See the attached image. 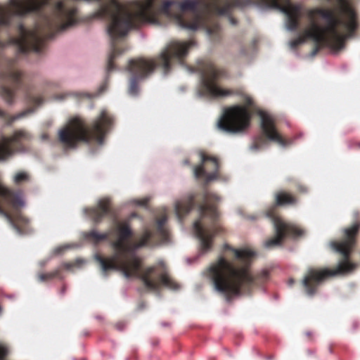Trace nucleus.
I'll use <instances>...</instances> for the list:
<instances>
[{"label": "nucleus", "mask_w": 360, "mask_h": 360, "mask_svg": "<svg viewBox=\"0 0 360 360\" xmlns=\"http://www.w3.org/2000/svg\"><path fill=\"white\" fill-rule=\"evenodd\" d=\"M167 220V214H162L156 219L154 230L145 228L133 243L130 240L134 236V232L129 222L126 220L117 222L108 232L101 233L91 230L86 232L84 237L94 244L108 240L110 236L115 238L110 243L111 247L116 251L115 255L110 257L101 255L95 256L103 273L106 274L109 270L121 271L127 278L140 279L146 288L151 290H158L161 287L178 290L179 285L170 276L163 262L143 269V259L135 252L151 245L154 238L161 241L168 240L169 233L165 228Z\"/></svg>", "instance_id": "obj_1"}, {"label": "nucleus", "mask_w": 360, "mask_h": 360, "mask_svg": "<svg viewBox=\"0 0 360 360\" xmlns=\"http://www.w3.org/2000/svg\"><path fill=\"white\" fill-rule=\"evenodd\" d=\"M224 250L232 252L234 259L231 261L224 256H219L207 268L205 274L214 289L225 296L227 302L235 296L240 295L243 290H250L252 286L266 281L267 271L264 270L255 275L251 272L254 252L247 248L236 249L228 244L224 245Z\"/></svg>", "instance_id": "obj_2"}, {"label": "nucleus", "mask_w": 360, "mask_h": 360, "mask_svg": "<svg viewBox=\"0 0 360 360\" xmlns=\"http://www.w3.org/2000/svg\"><path fill=\"white\" fill-rule=\"evenodd\" d=\"M198 197L200 198V201L197 202L200 218L194 222L193 230L200 240L202 250L206 252L212 248L214 236L222 231L217 209L219 197L207 190L198 194H190L176 202L175 212L179 219L182 220L193 209Z\"/></svg>", "instance_id": "obj_3"}, {"label": "nucleus", "mask_w": 360, "mask_h": 360, "mask_svg": "<svg viewBox=\"0 0 360 360\" xmlns=\"http://www.w3.org/2000/svg\"><path fill=\"white\" fill-rule=\"evenodd\" d=\"M360 223L344 229L343 237L339 240L329 243L330 249L341 256V259L333 269L328 268H309L302 280V285L306 294L314 296L320 285L328 278L338 275H345L356 269L357 264L350 259V255L356 244Z\"/></svg>", "instance_id": "obj_4"}, {"label": "nucleus", "mask_w": 360, "mask_h": 360, "mask_svg": "<svg viewBox=\"0 0 360 360\" xmlns=\"http://www.w3.org/2000/svg\"><path fill=\"white\" fill-rule=\"evenodd\" d=\"M195 44L193 40L188 41H172L155 58H137L129 62L128 70L131 74L129 93L136 96L139 91V82L152 75L156 68L167 74L172 69L173 62L183 64L188 49Z\"/></svg>", "instance_id": "obj_5"}, {"label": "nucleus", "mask_w": 360, "mask_h": 360, "mask_svg": "<svg viewBox=\"0 0 360 360\" xmlns=\"http://www.w3.org/2000/svg\"><path fill=\"white\" fill-rule=\"evenodd\" d=\"M112 124L113 117L106 110L89 125L80 117H72L59 130L58 141L65 149L75 148L81 142L102 144Z\"/></svg>", "instance_id": "obj_6"}, {"label": "nucleus", "mask_w": 360, "mask_h": 360, "mask_svg": "<svg viewBox=\"0 0 360 360\" xmlns=\"http://www.w3.org/2000/svg\"><path fill=\"white\" fill-rule=\"evenodd\" d=\"M225 74L224 70L217 68L212 62H206L202 68L198 94L201 96L211 98L242 94V91L240 89H223L218 84V80Z\"/></svg>", "instance_id": "obj_7"}, {"label": "nucleus", "mask_w": 360, "mask_h": 360, "mask_svg": "<svg viewBox=\"0 0 360 360\" xmlns=\"http://www.w3.org/2000/svg\"><path fill=\"white\" fill-rule=\"evenodd\" d=\"M244 102L245 105H234L224 110L217 123L220 129L236 134L244 131L250 127L252 114L249 107L253 105V101L246 96Z\"/></svg>", "instance_id": "obj_8"}, {"label": "nucleus", "mask_w": 360, "mask_h": 360, "mask_svg": "<svg viewBox=\"0 0 360 360\" xmlns=\"http://www.w3.org/2000/svg\"><path fill=\"white\" fill-rule=\"evenodd\" d=\"M7 205L17 209L24 205L21 194L11 191L0 183V214L4 216L9 223L19 233L24 232L28 224V219L20 213L13 215L4 210V205Z\"/></svg>", "instance_id": "obj_9"}, {"label": "nucleus", "mask_w": 360, "mask_h": 360, "mask_svg": "<svg viewBox=\"0 0 360 360\" xmlns=\"http://www.w3.org/2000/svg\"><path fill=\"white\" fill-rule=\"evenodd\" d=\"M259 115L261 118L262 135H259L254 139L252 148L259 150L267 144V140L274 141L281 146H285L290 142L284 139L277 130L275 119L269 114L259 110Z\"/></svg>", "instance_id": "obj_10"}, {"label": "nucleus", "mask_w": 360, "mask_h": 360, "mask_svg": "<svg viewBox=\"0 0 360 360\" xmlns=\"http://www.w3.org/2000/svg\"><path fill=\"white\" fill-rule=\"evenodd\" d=\"M268 216L271 217L275 229V236L265 242V247L271 248L281 245L285 237L297 238L304 234V231L300 227L286 223L281 218L269 212Z\"/></svg>", "instance_id": "obj_11"}, {"label": "nucleus", "mask_w": 360, "mask_h": 360, "mask_svg": "<svg viewBox=\"0 0 360 360\" xmlns=\"http://www.w3.org/2000/svg\"><path fill=\"white\" fill-rule=\"evenodd\" d=\"M201 164L194 167L193 174L196 179H204L210 182L217 178L219 170V162L217 158L200 153Z\"/></svg>", "instance_id": "obj_12"}, {"label": "nucleus", "mask_w": 360, "mask_h": 360, "mask_svg": "<svg viewBox=\"0 0 360 360\" xmlns=\"http://www.w3.org/2000/svg\"><path fill=\"white\" fill-rule=\"evenodd\" d=\"M250 0H210L204 4L205 8L217 15H229L235 7H243L250 4Z\"/></svg>", "instance_id": "obj_13"}, {"label": "nucleus", "mask_w": 360, "mask_h": 360, "mask_svg": "<svg viewBox=\"0 0 360 360\" xmlns=\"http://www.w3.org/2000/svg\"><path fill=\"white\" fill-rule=\"evenodd\" d=\"M30 135L24 130H18L11 137L2 136L0 141V161L8 159L13 153L12 144L19 143L22 140H29Z\"/></svg>", "instance_id": "obj_14"}, {"label": "nucleus", "mask_w": 360, "mask_h": 360, "mask_svg": "<svg viewBox=\"0 0 360 360\" xmlns=\"http://www.w3.org/2000/svg\"><path fill=\"white\" fill-rule=\"evenodd\" d=\"M84 212L96 224L101 223L105 216H113L110 200L106 198L99 200L94 207L84 208Z\"/></svg>", "instance_id": "obj_15"}, {"label": "nucleus", "mask_w": 360, "mask_h": 360, "mask_svg": "<svg viewBox=\"0 0 360 360\" xmlns=\"http://www.w3.org/2000/svg\"><path fill=\"white\" fill-rule=\"evenodd\" d=\"M297 202L296 196L285 191H279L275 193V204L277 206L295 205Z\"/></svg>", "instance_id": "obj_16"}, {"label": "nucleus", "mask_w": 360, "mask_h": 360, "mask_svg": "<svg viewBox=\"0 0 360 360\" xmlns=\"http://www.w3.org/2000/svg\"><path fill=\"white\" fill-rule=\"evenodd\" d=\"M34 111V109H28L21 112L15 115H9L6 111L0 108V118L6 121L7 124H11L15 120L25 117L26 115L30 114Z\"/></svg>", "instance_id": "obj_17"}, {"label": "nucleus", "mask_w": 360, "mask_h": 360, "mask_svg": "<svg viewBox=\"0 0 360 360\" xmlns=\"http://www.w3.org/2000/svg\"><path fill=\"white\" fill-rule=\"evenodd\" d=\"M207 32L213 41H220L221 38V27L218 23H214L212 26L208 27Z\"/></svg>", "instance_id": "obj_18"}, {"label": "nucleus", "mask_w": 360, "mask_h": 360, "mask_svg": "<svg viewBox=\"0 0 360 360\" xmlns=\"http://www.w3.org/2000/svg\"><path fill=\"white\" fill-rule=\"evenodd\" d=\"M25 91V98L28 103L38 106L43 103L44 99L41 96H34L26 89Z\"/></svg>", "instance_id": "obj_19"}, {"label": "nucleus", "mask_w": 360, "mask_h": 360, "mask_svg": "<svg viewBox=\"0 0 360 360\" xmlns=\"http://www.w3.org/2000/svg\"><path fill=\"white\" fill-rule=\"evenodd\" d=\"M30 175L27 172L21 171L17 172L14 177L13 181L15 184H21L22 183L27 182L30 181Z\"/></svg>", "instance_id": "obj_20"}, {"label": "nucleus", "mask_w": 360, "mask_h": 360, "mask_svg": "<svg viewBox=\"0 0 360 360\" xmlns=\"http://www.w3.org/2000/svg\"><path fill=\"white\" fill-rule=\"evenodd\" d=\"M59 274L60 269H56L49 273H41L38 275V278L40 281H47L56 278Z\"/></svg>", "instance_id": "obj_21"}, {"label": "nucleus", "mask_w": 360, "mask_h": 360, "mask_svg": "<svg viewBox=\"0 0 360 360\" xmlns=\"http://www.w3.org/2000/svg\"><path fill=\"white\" fill-rule=\"evenodd\" d=\"M307 39H309L308 37H305V30L303 31L302 36L298 37L296 39H292L290 43V47L292 49H296L300 44H303Z\"/></svg>", "instance_id": "obj_22"}, {"label": "nucleus", "mask_w": 360, "mask_h": 360, "mask_svg": "<svg viewBox=\"0 0 360 360\" xmlns=\"http://www.w3.org/2000/svg\"><path fill=\"white\" fill-rule=\"evenodd\" d=\"M9 354L8 347L0 343V360H6V357Z\"/></svg>", "instance_id": "obj_23"}, {"label": "nucleus", "mask_w": 360, "mask_h": 360, "mask_svg": "<svg viewBox=\"0 0 360 360\" xmlns=\"http://www.w3.org/2000/svg\"><path fill=\"white\" fill-rule=\"evenodd\" d=\"M297 191L301 193H307V188L303 185H297Z\"/></svg>", "instance_id": "obj_24"}, {"label": "nucleus", "mask_w": 360, "mask_h": 360, "mask_svg": "<svg viewBox=\"0 0 360 360\" xmlns=\"http://www.w3.org/2000/svg\"><path fill=\"white\" fill-rule=\"evenodd\" d=\"M148 200H149L148 198H143L138 200L137 203L141 206H146L148 203Z\"/></svg>", "instance_id": "obj_25"}, {"label": "nucleus", "mask_w": 360, "mask_h": 360, "mask_svg": "<svg viewBox=\"0 0 360 360\" xmlns=\"http://www.w3.org/2000/svg\"><path fill=\"white\" fill-rule=\"evenodd\" d=\"M351 148L360 149V142H353L351 143Z\"/></svg>", "instance_id": "obj_26"}, {"label": "nucleus", "mask_w": 360, "mask_h": 360, "mask_svg": "<svg viewBox=\"0 0 360 360\" xmlns=\"http://www.w3.org/2000/svg\"><path fill=\"white\" fill-rule=\"evenodd\" d=\"M107 87V82H105V83H103L99 88V93H102L103 92L105 89Z\"/></svg>", "instance_id": "obj_27"}, {"label": "nucleus", "mask_w": 360, "mask_h": 360, "mask_svg": "<svg viewBox=\"0 0 360 360\" xmlns=\"http://www.w3.org/2000/svg\"><path fill=\"white\" fill-rule=\"evenodd\" d=\"M63 248H58L56 250V253H60L62 251H63Z\"/></svg>", "instance_id": "obj_28"}, {"label": "nucleus", "mask_w": 360, "mask_h": 360, "mask_svg": "<svg viewBox=\"0 0 360 360\" xmlns=\"http://www.w3.org/2000/svg\"><path fill=\"white\" fill-rule=\"evenodd\" d=\"M293 283H294V280L290 279V280L289 281V285H292Z\"/></svg>", "instance_id": "obj_29"}]
</instances>
